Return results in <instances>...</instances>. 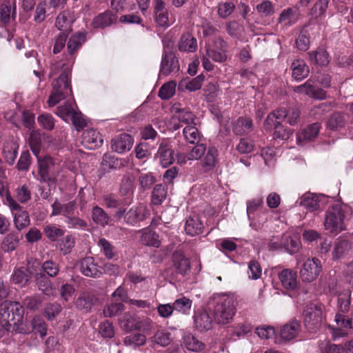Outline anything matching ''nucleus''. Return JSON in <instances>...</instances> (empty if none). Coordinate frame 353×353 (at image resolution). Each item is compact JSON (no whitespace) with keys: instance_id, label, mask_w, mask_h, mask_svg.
Returning a JSON list of instances; mask_svg holds the SVG:
<instances>
[{"instance_id":"nucleus-56","label":"nucleus","mask_w":353,"mask_h":353,"mask_svg":"<svg viewBox=\"0 0 353 353\" xmlns=\"http://www.w3.org/2000/svg\"><path fill=\"white\" fill-rule=\"evenodd\" d=\"M138 181L142 190L150 189L155 183L156 179L152 172H140L138 176Z\"/></svg>"},{"instance_id":"nucleus-36","label":"nucleus","mask_w":353,"mask_h":353,"mask_svg":"<svg viewBox=\"0 0 353 353\" xmlns=\"http://www.w3.org/2000/svg\"><path fill=\"white\" fill-rule=\"evenodd\" d=\"M320 353H353V340L344 345L327 344Z\"/></svg>"},{"instance_id":"nucleus-53","label":"nucleus","mask_w":353,"mask_h":353,"mask_svg":"<svg viewBox=\"0 0 353 353\" xmlns=\"http://www.w3.org/2000/svg\"><path fill=\"white\" fill-rule=\"evenodd\" d=\"M296 21L294 11L292 8L283 10L278 19V22L283 26H289L294 24Z\"/></svg>"},{"instance_id":"nucleus-5","label":"nucleus","mask_w":353,"mask_h":353,"mask_svg":"<svg viewBox=\"0 0 353 353\" xmlns=\"http://www.w3.org/2000/svg\"><path fill=\"white\" fill-rule=\"evenodd\" d=\"M345 212L339 205H334L327 209L325 214L324 228L330 233L337 234L345 229Z\"/></svg>"},{"instance_id":"nucleus-8","label":"nucleus","mask_w":353,"mask_h":353,"mask_svg":"<svg viewBox=\"0 0 353 353\" xmlns=\"http://www.w3.org/2000/svg\"><path fill=\"white\" fill-rule=\"evenodd\" d=\"M39 269V263L35 261L28 264V270L30 274L34 275V282L43 294L50 296L54 294V288L51 281L42 272H37Z\"/></svg>"},{"instance_id":"nucleus-44","label":"nucleus","mask_w":353,"mask_h":353,"mask_svg":"<svg viewBox=\"0 0 353 353\" xmlns=\"http://www.w3.org/2000/svg\"><path fill=\"white\" fill-rule=\"evenodd\" d=\"M74 105H76L75 103L69 99L63 105L57 107L56 114L63 120L67 121L75 111Z\"/></svg>"},{"instance_id":"nucleus-24","label":"nucleus","mask_w":353,"mask_h":353,"mask_svg":"<svg viewBox=\"0 0 353 353\" xmlns=\"http://www.w3.org/2000/svg\"><path fill=\"white\" fill-rule=\"evenodd\" d=\"M296 203L303 206L310 212H314L320 207L319 196L315 194L307 192L304 194Z\"/></svg>"},{"instance_id":"nucleus-55","label":"nucleus","mask_w":353,"mask_h":353,"mask_svg":"<svg viewBox=\"0 0 353 353\" xmlns=\"http://www.w3.org/2000/svg\"><path fill=\"white\" fill-rule=\"evenodd\" d=\"M184 344L188 350L192 352H199L204 348V344L191 334L185 336Z\"/></svg>"},{"instance_id":"nucleus-54","label":"nucleus","mask_w":353,"mask_h":353,"mask_svg":"<svg viewBox=\"0 0 353 353\" xmlns=\"http://www.w3.org/2000/svg\"><path fill=\"white\" fill-rule=\"evenodd\" d=\"M146 337L144 334L137 333L130 334L125 337L123 343L126 346L138 347L143 345L145 343Z\"/></svg>"},{"instance_id":"nucleus-27","label":"nucleus","mask_w":353,"mask_h":353,"mask_svg":"<svg viewBox=\"0 0 353 353\" xmlns=\"http://www.w3.org/2000/svg\"><path fill=\"white\" fill-rule=\"evenodd\" d=\"M174 265L179 274L185 275L190 270V263L182 253L176 252L173 254Z\"/></svg>"},{"instance_id":"nucleus-2","label":"nucleus","mask_w":353,"mask_h":353,"mask_svg":"<svg viewBox=\"0 0 353 353\" xmlns=\"http://www.w3.org/2000/svg\"><path fill=\"white\" fill-rule=\"evenodd\" d=\"M208 305L214 306V320L218 324L229 323L236 312V301L232 294H214L208 301Z\"/></svg>"},{"instance_id":"nucleus-15","label":"nucleus","mask_w":353,"mask_h":353,"mask_svg":"<svg viewBox=\"0 0 353 353\" xmlns=\"http://www.w3.org/2000/svg\"><path fill=\"white\" fill-rule=\"evenodd\" d=\"M156 157L159 159V163L164 168L173 163L174 161V151L167 141L163 140L161 142Z\"/></svg>"},{"instance_id":"nucleus-19","label":"nucleus","mask_w":353,"mask_h":353,"mask_svg":"<svg viewBox=\"0 0 353 353\" xmlns=\"http://www.w3.org/2000/svg\"><path fill=\"white\" fill-rule=\"evenodd\" d=\"M254 125L251 118L241 117L234 121L232 126V131L239 136L249 134L253 130Z\"/></svg>"},{"instance_id":"nucleus-52","label":"nucleus","mask_w":353,"mask_h":353,"mask_svg":"<svg viewBox=\"0 0 353 353\" xmlns=\"http://www.w3.org/2000/svg\"><path fill=\"white\" fill-rule=\"evenodd\" d=\"M97 245L100 249V252L105 256L107 259H112L115 256L114 247L104 238L99 240Z\"/></svg>"},{"instance_id":"nucleus-39","label":"nucleus","mask_w":353,"mask_h":353,"mask_svg":"<svg viewBox=\"0 0 353 353\" xmlns=\"http://www.w3.org/2000/svg\"><path fill=\"white\" fill-rule=\"evenodd\" d=\"M184 138L190 144H197L201 139L202 134L196 127V123L186 125L183 130Z\"/></svg>"},{"instance_id":"nucleus-26","label":"nucleus","mask_w":353,"mask_h":353,"mask_svg":"<svg viewBox=\"0 0 353 353\" xmlns=\"http://www.w3.org/2000/svg\"><path fill=\"white\" fill-rule=\"evenodd\" d=\"M82 141L90 149L101 146L103 143L99 133L93 129L87 130L83 132Z\"/></svg>"},{"instance_id":"nucleus-48","label":"nucleus","mask_w":353,"mask_h":353,"mask_svg":"<svg viewBox=\"0 0 353 353\" xmlns=\"http://www.w3.org/2000/svg\"><path fill=\"white\" fill-rule=\"evenodd\" d=\"M320 130V124L319 123H314L309 125L305 129H304L301 134L298 136L297 140L301 141L303 140L310 141L316 137Z\"/></svg>"},{"instance_id":"nucleus-25","label":"nucleus","mask_w":353,"mask_h":353,"mask_svg":"<svg viewBox=\"0 0 353 353\" xmlns=\"http://www.w3.org/2000/svg\"><path fill=\"white\" fill-rule=\"evenodd\" d=\"M282 247L285 252L292 254L298 252L301 246V241L296 236L289 233L282 235Z\"/></svg>"},{"instance_id":"nucleus-23","label":"nucleus","mask_w":353,"mask_h":353,"mask_svg":"<svg viewBox=\"0 0 353 353\" xmlns=\"http://www.w3.org/2000/svg\"><path fill=\"white\" fill-rule=\"evenodd\" d=\"M146 209L143 205H138L132 208L125 214V222L130 225H134L145 219Z\"/></svg>"},{"instance_id":"nucleus-61","label":"nucleus","mask_w":353,"mask_h":353,"mask_svg":"<svg viewBox=\"0 0 353 353\" xmlns=\"http://www.w3.org/2000/svg\"><path fill=\"white\" fill-rule=\"evenodd\" d=\"M166 190L165 188L161 185H157L153 189L152 193V202L154 205H160L165 199Z\"/></svg>"},{"instance_id":"nucleus-10","label":"nucleus","mask_w":353,"mask_h":353,"mask_svg":"<svg viewBox=\"0 0 353 353\" xmlns=\"http://www.w3.org/2000/svg\"><path fill=\"white\" fill-rule=\"evenodd\" d=\"M322 271L321 263L317 258L307 259L300 270V277L303 282L316 280Z\"/></svg>"},{"instance_id":"nucleus-1","label":"nucleus","mask_w":353,"mask_h":353,"mask_svg":"<svg viewBox=\"0 0 353 353\" xmlns=\"http://www.w3.org/2000/svg\"><path fill=\"white\" fill-rule=\"evenodd\" d=\"M72 64L66 65L61 62L53 63L50 67V76L59 74L52 83L53 90L48 101L49 106H54L68 96L72 95V88L69 81Z\"/></svg>"},{"instance_id":"nucleus-50","label":"nucleus","mask_w":353,"mask_h":353,"mask_svg":"<svg viewBox=\"0 0 353 353\" xmlns=\"http://www.w3.org/2000/svg\"><path fill=\"white\" fill-rule=\"evenodd\" d=\"M150 341L152 343L165 347L169 345L171 341L170 334L165 330H159L151 337Z\"/></svg>"},{"instance_id":"nucleus-34","label":"nucleus","mask_w":353,"mask_h":353,"mask_svg":"<svg viewBox=\"0 0 353 353\" xmlns=\"http://www.w3.org/2000/svg\"><path fill=\"white\" fill-rule=\"evenodd\" d=\"M279 118L286 119L287 122L291 125H295L300 117V110L296 108H290L286 110L285 108H280L278 109Z\"/></svg>"},{"instance_id":"nucleus-31","label":"nucleus","mask_w":353,"mask_h":353,"mask_svg":"<svg viewBox=\"0 0 353 353\" xmlns=\"http://www.w3.org/2000/svg\"><path fill=\"white\" fill-rule=\"evenodd\" d=\"M203 224L197 216L189 217L185 224V230L190 236H196L203 232Z\"/></svg>"},{"instance_id":"nucleus-63","label":"nucleus","mask_w":353,"mask_h":353,"mask_svg":"<svg viewBox=\"0 0 353 353\" xmlns=\"http://www.w3.org/2000/svg\"><path fill=\"white\" fill-rule=\"evenodd\" d=\"M256 8L258 12L263 17L272 15L274 12V6L269 0H263L256 5Z\"/></svg>"},{"instance_id":"nucleus-42","label":"nucleus","mask_w":353,"mask_h":353,"mask_svg":"<svg viewBox=\"0 0 353 353\" xmlns=\"http://www.w3.org/2000/svg\"><path fill=\"white\" fill-rule=\"evenodd\" d=\"M309 57L312 62L320 65H327L330 61L328 53L323 48L309 52Z\"/></svg>"},{"instance_id":"nucleus-11","label":"nucleus","mask_w":353,"mask_h":353,"mask_svg":"<svg viewBox=\"0 0 353 353\" xmlns=\"http://www.w3.org/2000/svg\"><path fill=\"white\" fill-rule=\"evenodd\" d=\"M172 123H173V129L174 130L179 129L182 126L179 123H175V121H178L179 123L186 125L195 124L196 117L189 108H181L179 104L176 103L172 107Z\"/></svg>"},{"instance_id":"nucleus-14","label":"nucleus","mask_w":353,"mask_h":353,"mask_svg":"<svg viewBox=\"0 0 353 353\" xmlns=\"http://www.w3.org/2000/svg\"><path fill=\"white\" fill-rule=\"evenodd\" d=\"M80 272L87 277L98 278L103 274V270L92 256H86L80 261Z\"/></svg>"},{"instance_id":"nucleus-38","label":"nucleus","mask_w":353,"mask_h":353,"mask_svg":"<svg viewBox=\"0 0 353 353\" xmlns=\"http://www.w3.org/2000/svg\"><path fill=\"white\" fill-rule=\"evenodd\" d=\"M73 19L68 11H63L57 17L56 27L58 30H62V32L68 33L70 29Z\"/></svg>"},{"instance_id":"nucleus-6","label":"nucleus","mask_w":353,"mask_h":353,"mask_svg":"<svg viewBox=\"0 0 353 353\" xmlns=\"http://www.w3.org/2000/svg\"><path fill=\"white\" fill-rule=\"evenodd\" d=\"M23 314V307L16 301H4L0 305V322L3 326L10 325V322L19 321Z\"/></svg>"},{"instance_id":"nucleus-60","label":"nucleus","mask_w":353,"mask_h":353,"mask_svg":"<svg viewBox=\"0 0 353 353\" xmlns=\"http://www.w3.org/2000/svg\"><path fill=\"white\" fill-rule=\"evenodd\" d=\"M74 245V238L72 235H67L59 242L58 248L63 254H67L72 251Z\"/></svg>"},{"instance_id":"nucleus-32","label":"nucleus","mask_w":353,"mask_h":353,"mask_svg":"<svg viewBox=\"0 0 353 353\" xmlns=\"http://www.w3.org/2000/svg\"><path fill=\"white\" fill-rule=\"evenodd\" d=\"M97 301L96 297L90 292H83L77 299L75 304L80 310L88 312Z\"/></svg>"},{"instance_id":"nucleus-16","label":"nucleus","mask_w":353,"mask_h":353,"mask_svg":"<svg viewBox=\"0 0 353 353\" xmlns=\"http://www.w3.org/2000/svg\"><path fill=\"white\" fill-rule=\"evenodd\" d=\"M133 144V139L128 134H121L114 139L111 141V148L117 153H124L129 151Z\"/></svg>"},{"instance_id":"nucleus-49","label":"nucleus","mask_w":353,"mask_h":353,"mask_svg":"<svg viewBox=\"0 0 353 353\" xmlns=\"http://www.w3.org/2000/svg\"><path fill=\"white\" fill-rule=\"evenodd\" d=\"M101 167L105 170H115L120 167V160L115 156L110 154H104L101 163Z\"/></svg>"},{"instance_id":"nucleus-33","label":"nucleus","mask_w":353,"mask_h":353,"mask_svg":"<svg viewBox=\"0 0 353 353\" xmlns=\"http://www.w3.org/2000/svg\"><path fill=\"white\" fill-rule=\"evenodd\" d=\"M351 249V245L350 242L344 239L339 238L334 246L332 252V256L334 259H339L344 257L348 254Z\"/></svg>"},{"instance_id":"nucleus-30","label":"nucleus","mask_w":353,"mask_h":353,"mask_svg":"<svg viewBox=\"0 0 353 353\" xmlns=\"http://www.w3.org/2000/svg\"><path fill=\"white\" fill-rule=\"evenodd\" d=\"M179 50L181 52H194L197 50V41L190 33L183 34L179 43Z\"/></svg>"},{"instance_id":"nucleus-45","label":"nucleus","mask_w":353,"mask_h":353,"mask_svg":"<svg viewBox=\"0 0 353 353\" xmlns=\"http://www.w3.org/2000/svg\"><path fill=\"white\" fill-rule=\"evenodd\" d=\"M92 219L96 224L102 227L107 225L110 219L107 213L99 206L92 208Z\"/></svg>"},{"instance_id":"nucleus-22","label":"nucleus","mask_w":353,"mask_h":353,"mask_svg":"<svg viewBox=\"0 0 353 353\" xmlns=\"http://www.w3.org/2000/svg\"><path fill=\"white\" fill-rule=\"evenodd\" d=\"M279 279L283 288L294 290L297 286L296 272L291 269H285L279 274Z\"/></svg>"},{"instance_id":"nucleus-59","label":"nucleus","mask_w":353,"mask_h":353,"mask_svg":"<svg viewBox=\"0 0 353 353\" xmlns=\"http://www.w3.org/2000/svg\"><path fill=\"white\" fill-rule=\"evenodd\" d=\"M62 310L61 305L58 303H48L44 307V314L46 317L52 321L59 315Z\"/></svg>"},{"instance_id":"nucleus-47","label":"nucleus","mask_w":353,"mask_h":353,"mask_svg":"<svg viewBox=\"0 0 353 353\" xmlns=\"http://www.w3.org/2000/svg\"><path fill=\"white\" fill-rule=\"evenodd\" d=\"M172 304L176 311L188 314L190 312L192 301L185 296H181L176 299Z\"/></svg>"},{"instance_id":"nucleus-43","label":"nucleus","mask_w":353,"mask_h":353,"mask_svg":"<svg viewBox=\"0 0 353 353\" xmlns=\"http://www.w3.org/2000/svg\"><path fill=\"white\" fill-rule=\"evenodd\" d=\"M347 122L346 115L341 112H334L329 118L327 126L333 130H336L345 126Z\"/></svg>"},{"instance_id":"nucleus-29","label":"nucleus","mask_w":353,"mask_h":353,"mask_svg":"<svg viewBox=\"0 0 353 353\" xmlns=\"http://www.w3.org/2000/svg\"><path fill=\"white\" fill-rule=\"evenodd\" d=\"M291 68L292 70V77L296 81H301L309 74V68L303 60H294L292 63Z\"/></svg>"},{"instance_id":"nucleus-37","label":"nucleus","mask_w":353,"mask_h":353,"mask_svg":"<svg viewBox=\"0 0 353 353\" xmlns=\"http://www.w3.org/2000/svg\"><path fill=\"white\" fill-rule=\"evenodd\" d=\"M204 77L203 75H198L192 79H183L179 84V89L183 90L184 88L190 92L196 91L201 88Z\"/></svg>"},{"instance_id":"nucleus-12","label":"nucleus","mask_w":353,"mask_h":353,"mask_svg":"<svg viewBox=\"0 0 353 353\" xmlns=\"http://www.w3.org/2000/svg\"><path fill=\"white\" fill-rule=\"evenodd\" d=\"M179 70L178 59L174 52L164 50L160 66V75L168 76Z\"/></svg>"},{"instance_id":"nucleus-20","label":"nucleus","mask_w":353,"mask_h":353,"mask_svg":"<svg viewBox=\"0 0 353 353\" xmlns=\"http://www.w3.org/2000/svg\"><path fill=\"white\" fill-rule=\"evenodd\" d=\"M195 327L200 331L208 330L212 328V319L207 310L198 311L194 316Z\"/></svg>"},{"instance_id":"nucleus-51","label":"nucleus","mask_w":353,"mask_h":353,"mask_svg":"<svg viewBox=\"0 0 353 353\" xmlns=\"http://www.w3.org/2000/svg\"><path fill=\"white\" fill-rule=\"evenodd\" d=\"M43 232L51 241H57L59 237L63 236V230L54 224H48L44 226Z\"/></svg>"},{"instance_id":"nucleus-18","label":"nucleus","mask_w":353,"mask_h":353,"mask_svg":"<svg viewBox=\"0 0 353 353\" xmlns=\"http://www.w3.org/2000/svg\"><path fill=\"white\" fill-rule=\"evenodd\" d=\"M301 324L298 321L295 319L290 321L281 327L280 336L281 339L290 341L295 339L301 332Z\"/></svg>"},{"instance_id":"nucleus-57","label":"nucleus","mask_w":353,"mask_h":353,"mask_svg":"<svg viewBox=\"0 0 353 353\" xmlns=\"http://www.w3.org/2000/svg\"><path fill=\"white\" fill-rule=\"evenodd\" d=\"M176 83L174 81H170L164 83L159 91V97L161 99H169L175 93Z\"/></svg>"},{"instance_id":"nucleus-21","label":"nucleus","mask_w":353,"mask_h":353,"mask_svg":"<svg viewBox=\"0 0 353 353\" xmlns=\"http://www.w3.org/2000/svg\"><path fill=\"white\" fill-rule=\"evenodd\" d=\"M117 21V16L111 11H105L95 17L91 23L94 28H105Z\"/></svg>"},{"instance_id":"nucleus-41","label":"nucleus","mask_w":353,"mask_h":353,"mask_svg":"<svg viewBox=\"0 0 353 353\" xmlns=\"http://www.w3.org/2000/svg\"><path fill=\"white\" fill-rule=\"evenodd\" d=\"M141 241L147 246L159 248L160 245L159 235L155 232L148 228L142 230Z\"/></svg>"},{"instance_id":"nucleus-58","label":"nucleus","mask_w":353,"mask_h":353,"mask_svg":"<svg viewBox=\"0 0 353 353\" xmlns=\"http://www.w3.org/2000/svg\"><path fill=\"white\" fill-rule=\"evenodd\" d=\"M125 309L124 305L121 302L112 303L106 305L103 309V314L105 317H112L121 314Z\"/></svg>"},{"instance_id":"nucleus-28","label":"nucleus","mask_w":353,"mask_h":353,"mask_svg":"<svg viewBox=\"0 0 353 353\" xmlns=\"http://www.w3.org/2000/svg\"><path fill=\"white\" fill-rule=\"evenodd\" d=\"M46 135L41 134L37 130H32L28 139V144L30 148L36 157L40 154L42 148V141L45 139Z\"/></svg>"},{"instance_id":"nucleus-7","label":"nucleus","mask_w":353,"mask_h":353,"mask_svg":"<svg viewBox=\"0 0 353 353\" xmlns=\"http://www.w3.org/2000/svg\"><path fill=\"white\" fill-rule=\"evenodd\" d=\"M4 202L9 207L14 216V223L16 228L18 230H21L28 227L30 223L29 214L26 211L22 210L17 201L10 194H7V198Z\"/></svg>"},{"instance_id":"nucleus-9","label":"nucleus","mask_w":353,"mask_h":353,"mask_svg":"<svg viewBox=\"0 0 353 353\" xmlns=\"http://www.w3.org/2000/svg\"><path fill=\"white\" fill-rule=\"evenodd\" d=\"M322 320V310L319 306L313 303L306 306L303 311V322L309 332H315L320 327Z\"/></svg>"},{"instance_id":"nucleus-46","label":"nucleus","mask_w":353,"mask_h":353,"mask_svg":"<svg viewBox=\"0 0 353 353\" xmlns=\"http://www.w3.org/2000/svg\"><path fill=\"white\" fill-rule=\"evenodd\" d=\"M30 275L28 272V268H20L14 271L12 275V281L14 284L20 286L25 285L29 281Z\"/></svg>"},{"instance_id":"nucleus-3","label":"nucleus","mask_w":353,"mask_h":353,"mask_svg":"<svg viewBox=\"0 0 353 353\" xmlns=\"http://www.w3.org/2000/svg\"><path fill=\"white\" fill-rule=\"evenodd\" d=\"M218 150L214 146L206 147L205 144L197 143L188 154V160H201L200 164L205 172L212 170L218 163Z\"/></svg>"},{"instance_id":"nucleus-13","label":"nucleus","mask_w":353,"mask_h":353,"mask_svg":"<svg viewBox=\"0 0 353 353\" xmlns=\"http://www.w3.org/2000/svg\"><path fill=\"white\" fill-rule=\"evenodd\" d=\"M336 327H332V334L334 339L346 336L353 330V320L341 314L335 316Z\"/></svg>"},{"instance_id":"nucleus-17","label":"nucleus","mask_w":353,"mask_h":353,"mask_svg":"<svg viewBox=\"0 0 353 353\" xmlns=\"http://www.w3.org/2000/svg\"><path fill=\"white\" fill-rule=\"evenodd\" d=\"M226 43L221 38H217L214 41V48H206L207 55L214 61L223 62L226 60L225 54Z\"/></svg>"},{"instance_id":"nucleus-64","label":"nucleus","mask_w":353,"mask_h":353,"mask_svg":"<svg viewBox=\"0 0 353 353\" xmlns=\"http://www.w3.org/2000/svg\"><path fill=\"white\" fill-rule=\"evenodd\" d=\"M327 5V0H318L311 9V15L314 18L321 17L325 14Z\"/></svg>"},{"instance_id":"nucleus-62","label":"nucleus","mask_w":353,"mask_h":353,"mask_svg":"<svg viewBox=\"0 0 353 353\" xmlns=\"http://www.w3.org/2000/svg\"><path fill=\"white\" fill-rule=\"evenodd\" d=\"M155 23L161 27L168 28L174 22L173 19L170 17L168 10L154 14Z\"/></svg>"},{"instance_id":"nucleus-35","label":"nucleus","mask_w":353,"mask_h":353,"mask_svg":"<svg viewBox=\"0 0 353 353\" xmlns=\"http://www.w3.org/2000/svg\"><path fill=\"white\" fill-rule=\"evenodd\" d=\"M263 204V199L262 196H258L246 202V212L248 218L250 221V225L254 230H257L256 224L254 223L251 215L254 214Z\"/></svg>"},{"instance_id":"nucleus-4","label":"nucleus","mask_w":353,"mask_h":353,"mask_svg":"<svg viewBox=\"0 0 353 353\" xmlns=\"http://www.w3.org/2000/svg\"><path fill=\"white\" fill-rule=\"evenodd\" d=\"M37 159L39 167V180L48 183L49 185L55 183V176L62 168L61 161L58 159L50 156L41 157L39 155Z\"/></svg>"},{"instance_id":"nucleus-40","label":"nucleus","mask_w":353,"mask_h":353,"mask_svg":"<svg viewBox=\"0 0 353 353\" xmlns=\"http://www.w3.org/2000/svg\"><path fill=\"white\" fill-rule=\"evenodd\" d=\"M86 32H79L72 35L67 44L68 52L72 55L78 49L80 48L81 45L85 41Z\"/></svg>"}]
</instances>
